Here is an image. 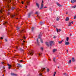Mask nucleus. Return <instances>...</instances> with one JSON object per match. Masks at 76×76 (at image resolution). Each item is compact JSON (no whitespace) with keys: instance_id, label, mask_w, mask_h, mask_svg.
Instances as JSON below:
<instances>
[{"instance_id":"f704fd0d","label":"nucleus","mask_w":76,"mask_h":76,"mask_svg":"<svg viewBox=\"0 0 76 76\" xmlns=\"http://www.w3.org/2000/svg\"><path fill=\"white\" fill-rule=\"evenodd\" d=\"M16 28L17 29V30H19V27H16Z\"/></svg>"},{"instance_id":"0eeeda50","label":"nucleus","mask_w":76,"mask_h":76,"mask_svg":"<svg viewBox=\"0 0 76 76\" xmlns=\"http://www.w3.org/2000/svg\"><path fill=\"white\" fill-rule=\"evenodd\" d=\"M56 4L57 5V6H59V7H62V5H60V4L58 3H56Z\"/></svg>"},{"instance_id":"79ce46f5","label":"nucleus","mask_w":76,"mask_h":76,"mask_svg":"<svg viewBox=\"0 0 76 76\" xmlns=\"http://www.w3.org/2000/svg\"><path fill=\"white\" fill-rule=\"evenodd\" d=\"M76 19V16L74 17V19Z\"/></svg>"},{"instance_id":"473e14b6","label":"nucleus","mask_w":76,"mask_h":76,"mask_svg":"<svg viewBox=\"0 0 76 76\" xmlns=\"http://www.w3.org/2000/svg\"><path fill=\"white\" fill-rule=\"evenodd\" d=\"M76 7V5H75L74 6L72 7V8H75Z\"/></svg>"},{"instance_id":"5fc2aeb1","label":"nucleus","mask_w":76,"mask_h":76,"mask_svg":"<svg viewBox=\"0 0 76 76\" xmlns=\"http://www.w3.org/2000/svg\"><path fill=\"white\" fill-rule=\"evenodd\" d=\"M71 23H72V24H73V21H72L71 22Z\"/></svg>"},{"instance_id":"13d9d810","label":"nucleus","mask_w":76,"mask_h":76,"mask_svg":"<svg viewBox=\"0 0 76 76\" xmlns=\"http://www.w3.org/2000/svg\"><path fill=\"white\" fill-rule=\"evenodd\" d=\"M0 13H2V11H0Z\"/></svg>"},{"instance_id":"2eb2a0df","label":"nucleus","mask_w":76,"mask_h":76,"mask_svg":"<svg viewBox=\"0 0 76 76\" xmlns=\"http://www.w3.org/2000/svg\"><path fill=\"white\" fill-rule=\"evenodd\" d=\"M7 65H8V66H9L8 68L9 69H10V67H12V66L11 65H10V64H7Z\"/></svg>"},{"instance_id":"c85d7f7f","label":"nucleus","mask_w":76,"mask_h":76,"mask_svg":"<svg viewBox=\"0 0 76 76\" xmlns=\"http://www.w3.org/2000/svg\"><path fill=\"white\" fill-rule=\"evenodd\" d=\"M3 68L4 69V72H6V70H5V67H4V66H3Z\"/></svg>"},{"instance_id":"c756f323","label":"nucleus","mask_w":76,"mask_h":76,"mask_svg":"<svg viewBox=\"0 0 76 76\" xmlns=\"http://www.w3.org/2000/svg\"><path fill=\"white\" fill-rule=\"evenodd\" d=\"M36 6L38 7V8H39V4L37 3H36Z\"/></svg>"},{"instance_id":"b1692460","label":"nucleus","mask_w":76,"mask_h":76,"mask_svg":"<svg viewBox=\"0 0 76 76\" xmlns=\"http://www.w3.org/2000/svg\"><path fill=\"white\" fill-rule=\"evenodd\" d=\"M63 75H64V76H67L68 75V74H66V73H64L63 74Z\"/></svg>"},{"instance_id":"69168bd1","label":"nucleus","mask_w":76,"mask_h":76,"mask_svg":"<svg viewBox=\"0 0 76 76\" xmlns=\"http://www.w3.org/2000/svg\"><path fill=\"white\" fill-rule=\"evenodd\" d=\"M58 69H59V68H60V67L59 66H58Z\"/></svg>"},{"instance_id":"603ef678","label":"nucleus","mask_w":76,"mask_h":76,"mask_svg":"<svg viewBox=\"0 0 76 76\" xmlns=\"http://www.w3.org/2000/svg\"><path fill=\"white\" fill-rule=\"evenodd\" d=\"M27 7H28L27 6V5L26 6L25 8L26 9Z\"/></svg>"},{"instance_id":"aec40b11","label":"nucleus","mask_w":76,"mask_h":76,"mask_svg":"<svg viewBox=\"0 0 76 76\" xmlns=\"http://www.w3.org/2000/svg\"><path fill=\"white\" fill-rule=\"evenodd\" d=\"M56 51H57V49H53V53H55V52H56Z\"/></svg>"},{"instance_id":"680f3d73","label":"nucleus","mask_w":76,"mask_h":76,"mask_svg":"<svg viewBox=\"0 0 76 76\" xmlns=\"http://www.w3.org/2000/svg\"><path fill=\"white\" fill-rule=\"evenodd\" d=\"M74 1L75 2V3L76 2V0H74Z\"/></svg>"},{"instance_id":"09e8293b","label":"nucleus","mask_w":76,"mask_h":76,"mask_svg":"<svg viewBox=\"0 0 76 76\" xmlns=\"http://www.w3.org/2000/svg\"><path fill=\"white\" fill-rule=\"evenodd\" d=\"M23 38L24 39H26V37H25V36H23Z\"/></svg>"},{"instance_id":"2f4dec72","label":"nucleus","mask_w":76,"mask_h":76,"mask_svg":"<svg viewBox=\"0 0 76 76\" xmlns=\"http://www.w3.org/2000/svg\"><path fill=\"white\" fill-rule=\"evenodd\" d=\"M40 49L42 51L43 50H44V48H43V47H42L40 48Z\"/></svg>"},{"instance_id":"20e7f679","label":"nucleus","mask_w":76,"mask_h":76,"mask_svg":"<svg viewBox=\"0 0 76 76\" xmlns=\"http://www.w3.org/2000/svg\"><path fill=\"white\" fill-rule=\"evenodd\" d=\"M5 1H6L7 3H9L10 2H11V0H4Z\"/></svg>"},{"instance_id":"49530a36","label":"nucleus","mask_w":76,"mask_h":76,"mask_svg":"<svg viewBox=\"0 0 76 76\" xmlns=\"http://www.w3.org/2000/svg\"><path fill=\"white\" fill-rule=\"evenodd\" d=\"M21 3H22V4H23V3H24V2L23 1H21Z\"/></svg>"},{"instance_id":"cd10ccee","label":"nucleus","mask_w":76,"mask_h":76,"mask_svg":"<svg viewBox=\"0 0 76 76\" xmlns=\"http://www.w3.org/2000/svg\"><path fill=\"white\" fill-rule=\"evenodd\" d=\"M71 62H72V61H71V60H70L68 62V63L69 64H71Z\"/></svg>"},{"instance_id":"a19ab883","label":"nucleus","mask_w":76,"mask_h":76,"mask_svg":"<svg viewBox=\"0 0 76 76\" xmlns=\"http://www.w3.org/2000/svg\"><path fill=\"white\" fill-rule=\"evenodd\" d=\"M6 23H7V22H5V23H4V25H5V24H6Z\"/></svg>"},{"instance_id":"72a5a7b5","label":"nucleus","mask_w":76,"mask_h":76,"mask_svg":"<svg viewBox=\"0 0 76 76\" xmlns=\"http://www.w3.org/2000/svg\"><path fill=\"white\" fill-rule=\"evenodd\" d=\"M34 27H32L31 28L32 31H34Z\"/></svg>"},{"instance_id":"4be33fe9","label":"nucleus","mask_w":76,"mask_h":76,"mask_svg":"<svg viewBox=\"0 0 76 76\" xmlns=\"http://www.w3.org/2000/svg\"><path fill=\"white\" fill-rule=\"evenodd\" d=\"M25 32V31L24 30H20V33H22V32Z\"/></svg>"},{"instance_id":"9d476101","label":"nucleus","mask_w":76,"mask_h":76,"mask_svg":"<svg viewBox=\"0 0 76 76\" xmlns=\"http://www.w3.org/2000/svg\"><path fill=\"white\" fill-rule=\"evenodd\" d=\"M38 73H39V75L40 76H42V74L41 73V71H38Z\"/></svg>"},{"instance_id":"1a4fd4ad","label":"nucleus","mask_w":76,"mask_h":76,"mask_svg":"<svg viewBox=\"0 0 76 76\" xmlns=\"http://www.w3.org/2000/svg\"><path fill=\"white\" fill-rule=\"evenodd\" d=\"M45 69L44 68H42L41 69V72H44V71H45Z\"/></svg>"},{"instance_id":"864d4df0","label":"nucleus","mask_w":76,"mask_h":76,"mask_svg":"<svg viewBox=\"0 0 76 76\" xmlns=\"http://www.w3.org/2000/svg\"><path fill=\"white\" fill-rule=\"evenodd\" d=\"M38 12H36L35 13V14H38Z\"/></svg>"},{"instance_id":"4468645a","label":"nucleus","mask_w":76,"mask_h":76,"mask_svg":"<svg viewBox=\"0 0 76 76\" xmlns=\"http://www.w3.org/2000/svg\"><path fill=\"white\" fill-rule=\"evenodd\" d=\"M63 40L61 41H58V44H62V42H63Z\"/></svg>"},{"instance_id":"052dcab7","label":"nucleus","mask_w":76,"mask_h":76,"mask_svg":"<svg viewBox=\"0 0 76 76\" xmlns=\"http://www.w3.org/2000/svg\"><path fill=\"white\" fill-rule=\"evenodd\" d=\"M66 52H67V53H68V50H66Z\"/></svg>"},{"instance_id":"f3484780","label":"nucleus","mask_w":76,"mask_h":76,"mask_svg":"<svg viewBox=\"0 0 76 76\" xmlns=\"http://www.w3.org/2000/svg\"><path fill=\"white\" fill-rule=\"evenodd\" d=\"M69 20V17H66L65 19L66 21H68Z\"/></svg>"},{"instance_id":"f8f14e48","label":"nucleus","mask_w":76,"mask_h":76,"mask_svg":"<svg viewBox=\"0 0 76 76\" xmlns=\"http://www.w3.org/2000/svg\"><path fill=\"white\" fill-rule=\"evenodd\" d=\"M10 16L11 18H15V15H10Z\"/></svg>"},{"instance_id":"ddd939ff","label":"nucleus","mask_w":76,"mask_h":76,"mask_svg":"<svg viewBox=\"0 0 76 76\" xmlns=\"http://www.w3.org/2000/svg\"><path fill=\"white\" fill-rule=\"evenodd\" d=\"M37 44L38 45H39V41H38V39H37Z\"/></svg>"},{"instance_id":"bb28decb","label":"nucleus","mask_w":76,"mask_h":76,"mask_svg":"<svg viewBox=\"0 0 76 76\" xmlns=\"http://www.w3.org/2000/svg\"><path fill=\"white\" fill-rule=\"evenodd\" d=\"M41 34H39V36H38V38H40L41 39Z\"/></svg>"},{"instance_id":"423d86ee","label":"nucleus","mask_w":76,"mask_h":76,"mask_svg":"<svg viewBox=\"0 0 76 76\" xmlns=\"http://www.w3.org/2000/svg\"><path fill=\"white\" fill-rule=\"evenodd\" d=\"M11 75H12V76H17V75L14 73H11Z\"/></svg>"},{"instance_id":"de8ad7c7","label":"nucleus","mask_w":76,"mask_h":76,"mask_svg":"<svg viewBox=\"0 0 76 76\" xmlns=\"http://www.w3.org/2000/svg\"><path fill=\"white\" fill-rule=\"evenodd\" d=\"M44 3V1L42 0V2L41 4H43L42 3Z\"/></svg>"},{"instance_id":"393cba45","label":"nucleus","mask_w":76,"mask_h":76,"mask_svg":"<svg viewBox=\"0 0 76 76\" xmlns=\"http://www.w3.org/2000/svg\"><path fill=\"white\" fill-rule=\"evenodd\" d=\"M44 22H40V25H43V24H44Z\"/></svg>"},{"instance_id":"e2e57ef3","label":"nucleus","mask_w":76,"mask_h":76,"mask_svg":"<svg viewBox=\"0 0 76 76\" xmlns=\"http://www.w3.org/2000/svg\"><path fill=\"white\" fill-rule=\"evenodd\" d=\"M44 8H47V7H44Z\"/></svg>"},{"instance_id":"4c0bfd02","label":"nucleus","mask_w":76,"mask_h":76,"mask_svg":"<svg viewBox=\"0 0 76 76\" xmlns=\"http://www.w3.org/2000/svg\"><path fill=\"white\" fill-rule=\"evenodd\" d=\"M40 41L42 43H43V41H42V40L41 39H40Z\"/></svg>"},{"instance_id":"6e6d98bb","label":"nucleus","mask_w":76,"mask_h":76,"mask_svg":"<svg viewBox=\"0 0 76 76\" xmlns=\"http://www.w3.org/2000/svg\"><path fill=\"white\" fill-rule=\"evenodd\" d=\"M23 61L22 60H21L20 61V62L21 63H22V62Z\"/></svg>"},{"instance_id":"412c9836","label":"nucleus","mask_w":76,"mask_h":76,"mask_svg":"<svg viewBox=\"0 0 76 76\" xmlns=\"http://www.w3.org/2000/svg\"><path fill=\"white\" fill-rule=\"evenodd\" d=\"M43 6H44V5L43 4H41V7L40 8V9H42V7H43Z\"/></svg>"},{"instance_id":"774afa93","label":"nucleus","mask_w":76,"mask_h":76,"mask_svg":"<svg viewBox=\"0 0 76 76\" xmlns=\"http://www.w3.org/2000/svg\"><path fill=\"white\" fill-rule=\"evenodd\" d=\"M4 74L2 76H4Z\"/></svg>"},{"instance_id":"e433bc0d","label":"nucleus","mask_w":76,"mask_h":76,"mask_svg":"<svg viewBox=\"0 0 76 76\" xmlns=\"http://www.w3.org/2000/svg\"><path fill=\"white\" fill-rule=\"evenodd\" d=\"M69 38L68 37H66V41H69Z\"/></svg>"},{"instance_id":"39448f33","label":"nucleus","mask_w":76,"mask_h":76,"mask_svg":"<svg viewBox=\"0 0 76 76\" xmlns=\"http://www.w3.org/2000/svg\"><path fill=\"white\" fill-rule=\"evenodd\" d=\"M65 45H69L70 44V43H69V42H65Z\"/></svg>"},{"instance_id":"c9c22d12","label":"nucleus","mask_w":76,"mask_h":76,"mask_svg":"<svg viewBox=\"0 0 76 76\" xmlns=\"http://www.w3.org/2000/svg\"><path fill=\"white\" fill-rule=\"evenodd\" d=\"M56 72H54L53 76H55L56 75Z\"/></svg>"},{"instance_id":"a18cd8bd","label":"nucleus","mask_w":76,"mask_h":76,"mask_svg":"<svg viewBox=\"0 0 76 76\" xmlns=\"http://www.w3.org/2000/svg\"><path fill=\"white\" fill-rule=\"evenodd\" d=\"M56 20H57V21H58V20H59V18H58Z\"/></svg>"},{"instance_id":"f257e3e1","label":"nucleus","mask_w":76,"mask_h":76,"mask_svg":"<svg viewBox=\"0 0 76 76\" xmlns=\"http://www.w3.org/2000/svg\"><path fill=\"white\" fill-rule=\"evenodd\" d=\"M26 5H28V6H29V4H30V1H29V0H27L26 1Z\"/></svg>"},{"instance_id":"a211bd4d","label":"nucleus","mask_w":76,"mask_h":76,"mask_svg":"<svg viewBox=\"0 0 76 76\" xmlns=\"http://www.w3.org/2000/svg\"><path fill=\"white\" fill-rule=\"evenodd\" d=\"M71 2L72 4H73L75 3V0H71Z\"/></svg>"},{"instance_id":"9b49d317","label":"nucleus","mask_w":76,"mask_h":76,"mask_svg":"<svg viewBox=\"0 0 76 76\" xmlns=\"http://www.w3.org/2000/svg\"><path fill=\"white\" fill-rule=\"evenodd\" d=\"M32 12H31L28 13V18H29V17H30V16H31V14H32Z\"/></svg>"},{"instance_id":"0e129e2a","label":"nucleus","mask_w":76,"mask_h":76,"mask_svg":"<svg viewBox=\"0 0 76 76\" xmlns=\"http://www.w3.org/2000/svg\"><path fill=\"white\" fill-rule=\"evenodd\" d=\"M25 42V41H23V42Z\"/></svg>"},{"instance_id":"6e6552de","label":"nucleus","mask_w":76,"mask_h":76,"mask_svg":"<svg viewBox=\"0 0 76 76\" xmlns=\"http://www.w3.org/2000/svg\"><path fill=\"white\" fill-rule=\"evenodd\" d=\"M72 62H74L75 61V58L74 57H73L72 59Z\"/></svg>"},{"instance_id":"58836bf2","label":"nucleus","mask_w":76,"mask_h":76,"mask_svg":"<svg viewBox=\"0 0 76 76\" xmlns=\"http://www.w3.org/2000/svg\"><path fill=\"white\" fill-rule=\"evenodd\" d=\"M42 53H38V55L39 56H41V54H42Z\"/></svg>"},{"instance_id":"6ab92c4d","label":"nucleus","mask_w":76,"mask_h":76,"mask_svg":"<svg viewBox=\"0 0 76 76\" xmlns=\"http://www.w3.org/2000/svg\"><path fill=\"white\" fill-rule=\"evenodd\" d=\"M17 65L18 67H22V66L20 64H17Z\"/></svg>"},{"instance_id":"ea45409f","label":"nucleus","mask_w":76,"mask_h":76,"mask_svg":"<svg viewBox=\"0 0 76 76\" xmlns=\"http://www.w3.org/2000/svg\"><path fill=\"white\" fill-rule=\"evenodd\" d=\"M49 71H50V70H49V69H47V72H49Z\"/></svg>"},{"instance_id":"bf43d9fd","label":"nucleus","mask_w":76,"mask_h":76,"mask_svg":"<svg viewBox=\"0 0 76 76\" xmlns=\"http://www.w3.org/2000/svg\"><path fill=\"white\" fill-rule=\"evenodd\" d=\"M5 41H6V42H7V39H5Z\"/></svg>"},{"instance_id":"f03ea898","label":"nucleus","mask_w":76,"mask_h":76,"mask_svg":"<svg viewBox=\"0 0 76 76\" xmlns=\"http://www.w3.org/2000/svg\"><path fill=\"white\" fill-rule=\"evenodd\" d=\"M52 45H54V42L51 41L50 42V45L52 46Z\"/></svg>"},{"instance_id":"dca6fc26","label":"nucleus","mask_w":76,"mask_h":76,"mask_svg":"<svg viewBox=\"0 0 76 76\" xmlns=\"http://www.w3.org/2000/svg\"><path fill=\"white\" fill-rule=\"evenodd\" d=\"M56 31L57 32H60L61 31V30L60 29H58L57 28H56Z\"/></svg>"},{"instance_id":"4d7b16f0","label":"nucleus","mask_w":76,"mask_h":76,"mask_svg":"<svg viewBox=\"0 0 76 76\" xmlns=\"http://www.w3.org/2000/svg\"><path fill=\"white\" fill-rule=\"evenodd\" d=\"M49 60L50 61H51V60L50 59H49Z\"/></svg>"},{"instance_id":"8fccbe9b","label":"nucleus","mask_w":76,"mask_h":76,"mask_svg":"<svg viewBox=\"0 0 76 76\" xmlns=\"http://www.w3.org/2000/svg\"><path fill=\"white\" fill-rule=\"evenodd\" d=\"M7 7L8 8H9V6L8 5H7Z\"/></svg>"},{"instance_id":"c03bdc74","label":"nucleus","mask_w":76,"mask_h":76,"mask_svg":"<svg viewBox=\"0 0 76 76\" xmlns=\"http://www.w3.org/2000/svg\"><path fill=\"white\" fill-rule=\"evenodd\" d=\"M57 38V37H56V36H54L53 37V38H54V39H55V38Z\"/></svg>"},{"instance_id":"a878e982","label":"nucleus","mask_w":76,"mask_h":76,"mask_svg":"<svg viewBox=\"0 0 76 76\" xmlns=\"http://www.w3.org/2000/svg\"><path fill=\"white\" fill-rule=\"evenodd\" d=\"M68 26H71V22H70L69 23V24L68 25Z\"/></svg>"},{"instance_id":"7c9ffc66","label":"nucleus","mask_w":76,"mask_h":76,"mask_svg":"<svg viewBox=\"0 0 76 76\" xmlns=\"http://www.w3.org/2000/svg\"><path fill=\"white\" fill-rule=\"evenodd\" d=\"M46 44L47 45V46H48V47L49 46V45H48V42H46Z\"/></svg>"},{"instance_id":"37998d69","label":"nucleus","mask_w":76,"mask_h":76,"mask_svg":"<svg viewBox=\"0 0 76 76\" xmlns=\"http://www.w3.org/2000/svg\"><path fill=\"white\" fill-rule=\"evenodd\" d=\"M15 9V7H13L12 8V10H14V9Z\"/></svg>"},{"instance_id":"338daca9","label":"nucleus","mask_w":76,"mask_h":76,"mask_svg":"<svg viewBox=\"0 0 76 76\" xmlns=\"http://www.w3.org/2000/svg\"><path fill=\"white\" fill-rule=\"evenodd\" d=\"M16 48L17 49H18V47H16Z\"/></svg>"},{"instance_id":"3c124183","label":"nucleus","mask_w":76,"mask_h":76,"mask_svg":"<svg viewBox=\"0 0 76 76\" xmlns=\"http://www.w3.org/2000/svg\"><path fill=\"white\" fill-rule=\"evenodd\" d=\"M1 39H3V38L2 37H1Z\"/></svg>"},{"instance_id":"5701e85b","label":"nucleus","mask_w":76,"mask_h":76,"mask_svg":"<svg viewBox=\"0 0 76 76\" xmlns=\"http://www.w3.org/2000/svg\"><path fill=\"white\" fill-rule=\"evenodd\" d=\"M55 59H56V58H53V61H54V63L56 62V61L55 60Z\"/></svg>"},{"instance_id":"7ed1b4c3","label":"nucleus","mask_w":76,"mask_h":76,"mask_svg":"<svg viewBox=\"0 0 76 76\" xmlns=\"http://www.w3.org/2000/svg\"><path fill=\"white\" fill-rule=\"evenodd\" d=\"M33 50H31V51L29 52V54L31 55V56H32L34 53H33Z\"/></svg>"}]
</instances>
